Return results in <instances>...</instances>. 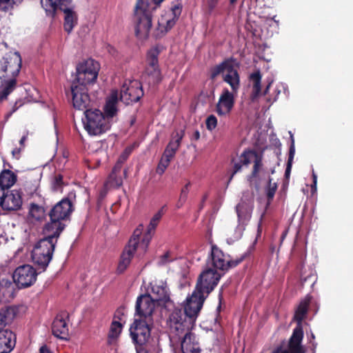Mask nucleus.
I'll use <instances>...</instances> for the list:
<instances>
[{"label": "nucleus", "instance_id": "bf43d9fd", "mask_svg": "<svg viewBox=\"0 0 353 353\" xmlns=\"http://www.w3.org/2000/svg\"><path fill=\"white\" fill-rule=\"evenodd\" d=\"M200 139V132L199 130H195L191 137L192 141H198Z\"/></svg>", "mask_w": 353, "mask_h": 353}, {"label": "nucleus", "instance_id": "2eb2a0df", "mask_svg": "<svg viewBox=\"0 0 353 353\" xmlns=\"http://www.w3.org/2000/svg\"><path fill=\"white\" fill-rule=\"evenodd\" d=\"M147 319H135L130 327V336L135 344L145 345L150 337V324Z\"/></svg>", "mask_w": 353, "mask_h": 353}, {"label": "nucleus", "instance_id": "6e6d98bb", "mask_svg": "<svg viewBox=\"0 0 353 353\" xmlns=\"http://www.w3.org/2000/svg\"><path fill=\"white\" fill-rule=\"evenodd\" d=\"M291 169H292V163L288 162L287 163V166H286V168H285V178H288L290 176Z\"/></svg>", "mask_w": 353, "mask_h": 353}, {"label": "nucleus", "instance_id": "13d9d810", "mask_svg": "<svg viewBox=\"0 0 353 353\" xmlns=\"http://www.w3.org/2000/svg\"><path fill=\"white\" fill-rule=\"evenodd\" d=\"M39 353H52L46 345H42L39 349Z\"/></svg>", "mask_w": 353, "mask_h": 353}, {"label": "nucleus", "instance_id": "393cba45", "mask_svg": "<svg viewBox=\"0 0 353 353\" xmlns=\"http://www.w3.org/2000/svg\"><path fill=\"white\" fill-rule=\"evenodd\" d=\"M16 336L9 329L0 332V353H10L15 347Z\"/></svg>", "mask_w": 353, "mask_h": 353}, {"label": "nucleus", "instance_id": "3c124183", "mask_svg": "<svg viewBox=\"0 0 353 353\" xmlns=\"http://www.w3.org/2000/svg\"><path fill=\"white\" fill-rule=\"evenodd\" d=\"M136 345V350L137 353H150L149 351L146 349L145 344V345Z\"/></svg>", "mask_w": 353, "mask_h": 353}, {"label": "nucleus", "instance_id": "5701e85b", "mask_svg": "<svg viewBox=\"0 0 353 353\" xmlns=\"http://www.w3.org/2000/svg\"><path fill=\"white\" fill-rule=\"evenodd\" d=\"M3 199V203L1 205L3 210L8 211L18 210L21 208L23 203L22 192L17 190H6Z\"/></svg>", "mask_w": 353, "mask_h": 353}, {"label": "nucleus", "instance_id": "69168bd1", "mask_svg": "<svg viewBox=\"0 0 353 353\" xmlns=\"http://www.w3.org/2000/svg\"><path fill=\"white\" fill-rule=\"evenodd\" d=\"M26 139V137H23L21 139V140H20V141H19V143H20V144H21V145H23V143H24V141H25Z\"/></svg>", "mask_w": 353, "mask_h": 353}, {"label": "nucleus", "instance_id": "5fc2aeb1", "mask_svg": "<svg viewBox=\"0 0 353 353\" xmlns=\"http://www.w3.org/2000/svg\"><path fill=\"white\" fill-rule=\"evenodd\" d=\"M21 105V103H20L19 105H18V102L17 101L14 105H13L12 107V109L11 110V112H10L8 114H7L6 115V118H8L10 117L14 112H16L18 108Z\"/></svg>", "mask_w": 353, "mask_h": 353}, {"label": "nucleus", "instance_id": "09e8293b", "mask_svg": "<svg viewBox=\"0 0 353 353\" xmlns=\"http://www.w3.org/2000/svg\"><path fill=\"white\" fill-rule=\"evenodd\" d=\"M294 153H295L294 143V139H292V142L290 145V150H289V157H288V162H290L292 163Z\"/></svg>", "mask_w": 353, "mask_h": 353}, {"label": "nucleus", "instance_id": "0eeeda50", "mask_svg": "<svg viewBox=\"0 0 353 353\" xmlns=\"http://www.w3.org/2000/svg\"><path fill=\"white\" fill-rule=\"evenodd\" d=\"M42 7L48 15L54 16L57 9L63 12V27L67 32H71L77 26L78 17L74 11L72 0H42Z\"/></svg>", "mask_w": 353, "mask_h": 353}, {"label": "nucleus", "instance_id": "9d476101", "mask_svg": "<svg viewBox=\"0 0 353 353\" xmlns=\"http://www.w3.org/2000/svg\"><path fill=\"white\" fill-rule=\"evenodd\" d=\"M99 64L92 59L79 63L76 68V78L73 82L77 85H88L94 83L98 76Z\"/></svg>", "mask_w": 353, "mask_h": 353}, {"label": "nucleus", "instance_id": "7c9ffc66", "mask_svg": "<svg viewBox=\"0 0 353 353\" xmlns=\"http://www.w3.org/2000/svg\"><path fill=\"white\" fill-rule=\"evenodd\" d=\"M117 102H118L117 92H112L111 94L110 98L108 99V100L106 101V103H105V108H104L105 112L103 113L105 117H107V118L110 121H111L112 119L117 114Z\"/></svg>", "mask_w": 353, "mask_h": 353}, {"label": "nucleus", "instance_id": "c9c22d12", "mask_svg": "<svg viewBox=\"0 0 353 353\" xmlns=\"http://www.w3.org/2000/svg\"><path fill=\"white\" fill-rule=\"evenodd\" d=\"M143 225H140L136 230H134L132 235L129 239L128 243L125 246H129L130 248L137 250L139 244L140 236L142 234Z\"/></svg>", "mask_w": 353, "mask_h": 353}, {"label": "nucleus", "instance_id": "cd10ccee", "mask_svg": "<svg viewBox=\"0 0 353 353\" xmlns=\"http://www.w3.org/2000/svg\"><path fill=\"white\" fill-rule=\"evenodd\" d=\"M15 285L9 279L0 280V302H9L14 297Z\"/></svg>", "mask_w": 353, "mask_h": 353}, {"label": "nucleus", "instance_id": "7ed1b4c3", "mask_svg": "<svg viewBox=\"0 0 353 353\" xmlns=\"http://www.w3.org/2000/svg\"><path fill=\"white\" fill-rule=\"evenodd\" d=\"M155 0H137L134 7L135 34L147 39L152 26V12L160 6Z\"/></svg>", "mask_w": 353, "mask_h": 353}, {"label": "nucleus", "instance_id": "b1692460", "mask_svg": "<svg viewBox=\"0 0 353 353\" xmlns=\"http://www.w3.org/2000/svg\"><path fill=\"white\" fill-rule=\"evenodd\" d=\"M154 301L159 306H165L171 302L168 287L161 284H152L151 294H149Z\"/></svg>", "mask_w": 353, "mask_h": 353}, {"label": "nucleus", "instance_id": "39448f33", "mask_svg": "<svg viewBox=\"0 0 353 353\" xmlns=\"http://www.w3.org/2000/svg\"><path fill=\"white\" fill-rule=\"evenodd\" d=\"M47 236L39 240L34 245L31 257L39 269L45 270L52 259L54 248L59 236L55 233H45Z\"/></svg>", "mask_w": 353, "mask_h": 353}, {"label": "nucleus", "instance_id": "680f3d73", "mask_svg": "<svg viewBox=\"0 0 353 353\" xmlns=\"http://www.w3.org/2000/svg\"><path fill=\"white\" fill-rule=\"evenodd\" d=\"M5 193V190L0 187V206L1 207L2 203H3V195Z\"/></svg>", "mask_w": 353, "mask_h": 353}, {"label": "nucleus", "instance_id": "1a4fd4ad", "mask_svg": "<svg viewBox=\"0 0 353 353\" xmlns=\"http://www.w3.org/2000/svg\"><path fill=\"white\" fill-rule=\"evenodd\" d=\"M246 256L247 254L245 253L238 259L229 260L224 252L216 245H212L207 266L212 267L216 271H221L224 274L230 268H234L240 264L245 259Z\"/></svg>", "mask_w": 353, "mask_h": 353}, {"label": "nucleus", "instance_id": "37998d69", "mask_svg": "<svg viewBox=\"0 0 353 353\" xmlns=\"http://www.w3.org/2000/svg\"><path fill=\"white\" fill-rule=\"evenodd\" d=\"M184 135H185V129H181L180 130H174L171 134L170 140L177 141L178 138H180V139H179L178 141H179V143L181 144Z\"/></svg>", "mask_w": 353, "mask_h": 353}, {"label": "nucleus", "instance_id": "f704fd0d", "mask_svg": "<svg viewBox=\"0 0 353 353\" xmlns=\"http://www.w3.org/2000/svg\"><path fill=\"white\" fill-rule=\"evenodd\" d=\"M5 84L0 88V101L6 99L7 97L14 90L17 85L16 78H8Z\"/></svg>", "mask_w": 353, "mask_h": 353}, {"label": "nucleus", "instance_id": "6ab92c4d", "mask_svg": "<svg viewBox=\"0 0 353 353\" xmlns=\"http://www.w3.org/2000/svg\"><path fill=\"white\" fill-rule=\"evenodd\" d=\"M156 303L148 294H141L137 297L135 310L136 314L140 319L152 321V314L155 308Z\"/></svg>", "mask_w": 353, "mask_h": 353}, {"label": "nucleus", "instance_id": "a878e982", "mask_svg": "<svg viewBox=\"0 0 353 353\" xmlns=\"http://www.w3.org/2000/svg\"><path fill=\"white\" fill-rule=\"evenodd\" d=\"M165 210L166 205H165L162 206L161 208L151 219L150 223L148 226L147 232L145 234L142 239V244H144L145 248L148 247L150 241L152 238V236L154 234L155 229L158 225L161 217L164 214Z\"/></svg>", "mask_w": 353, "mask_h": 353}, {"label": "nucleus", "instance_id": "052dcab7", "mask_svg": "<svg viewBox=\"0 0 353 353\" xmlns=\"http://www.w3.org/2000/svg\"><path fill=\"white\" fill-rule=\"evenodd\" d=\"M273 81L271 80L270 81L268 82V84L267 85L265 89L263 91V95H267L268 94V92H269V90H270V88L271 86V84L272 83Z\"/></svg>", "mask_w": 353, "mask_h": 353}, {"label": "nucleus", "instance_id": "603ef678", "mask_svg": "<svg viewBox=\"0 0 353 353\" xmlns=\"http://www.w3.org/2000/svg\"><path fill=\"white\" fill-rule=\"evenodd\" d=\"M219 0H208V8L210 10H212L215 8L216 5L218 4Z\"/></svg>", "mask_w": 353, "mask_h": 353}, {"label": "nucleus", "instance_id": "e2e57ef3", "mask_svg": "<svg viewBox=\"0 0 353 353\" xmlns=\"http://www.w3.org/2000/svg\"><path fill=\"white\" fill-rule=\"evenodd\" d=\"M312 178H313V185H312V187L314 186V188H316V183H317V176H316V174L314 172L312 173Z\"/></svg>", "mask_w": 353, "mask_h": 353}, {"label": "nucleus", "instance_id": "a19ab883", "mask_svg": "<svg viewBox=\"0 0 353 353\" xmlns=\"http://www.w3.org/2000/svg\"><path fill=\"white\" fill-rule=\"evenodd\" d=\"M170 161L169 159H165L161 157L160 159V161L157 167L156 172L159 175H162L164 173L166 168L170 165Z\"/></svg>", "mask_w": 353, "mask_h": 353}, {"label": "nucleus", "instance_id": "79ce46f5", "mask_svg": "<svg viewBox=\"0 0 353 353\" xmlns=\"http://www.w3.org/2000/svg\"><path fill=\"white\" fill-rule=\"evenodd\" d=\"M205 125L208 130L212 131L214 130L217 125L216 117L213 114L208 116L205 120Z\"/></svg>", "mask_w": 353, "mask_h": 353}, {"label": "nucleus", "instance_id": "4d7b16f0", "mask_svg": "<svg viewBox=\"0 0 353 353\" xmlns=\"http://www.w3.org/2000/svg\"><path fill=\"white\" fill-rule=\"evenodd\" d=\"M219 305L217 306V308H216V312H217L218 314H219V312L221 311V301H222V299H223V291H222V290L219 292Z\"/></svg>", "mask_w": 353, "mask_h": 353}, {"label": "nucleus", "instance_id": "0e129e2a", "mask_svg": "<svg viewBox=\"0 0 353 353\" xmlns=\"http://www.w3.org/2000/svg\"><path fill=\"white\" fill-rule=\"evenodd\" d=\"M19 152H20V150H19V149H14V150L12 151V154H13V156H14V155H15V154H17V153H19Z\"/></svg>", "mask_w": 353, "mask_h": 353}, {"label": "nucleus", "instance_id": "ddd939ff", "mask_svg": "<svg viewBox=\"0 0 353 353\" xmlns=\"http://www.w3.org/2000/svg\"><path fill=\"white\" fill-rule=\"evenodd\" d=\"M143 94L142 84L139 80L125 81L121 89L120 100L129 105L138 102Z\"/></svg>", "mask_w": 353, "mask_h": 353}, {"label": "nucleus", "instance_id": "f257e3e1", "mask_svg": "<svg viewBox=\"0 0 353 353\" xmlns=\"http://www.w3.org/2000/svg\"><path fill=\"white\" fill-rule=\"evenodd\" d=\"M207 297L206 294L195 289L192 295L187 298L183 310L175 307L172 311L167 322L171 337L179 336L185 330L192 328Z\"/></svg>", "mask_w": 353, "mask_h": 353}, {"label": "nucleus", "instance_id": "338daca9", "mask_svg": "<svg viewBox=\"0 0 353 353\" xmlns=\"http://www.w3.org/2000/svg\"><path fill=\"white\" fill-rule=\"evenodd\" d=\"M237 0H230V4L233 5L236 2Z\"/></svg>", "mask_w": 353, "mask_h": 353}, {"label": "nucleus", "instance_id": "de8ad7c7", "mask_svg": "<svg viewBox=\"0 0 353 353\" xmlns=\"http://www.w3.org/2000/svg\"><path fill=\"white\" fill-rule=\"evenodd\" d=\"M179 140V139H177ZM181 144L179 143V141L170 140L166 147L173 149L174 151H177Z\"/></svg>", "mask_w": 353, "mask_h": 353}, {"label": "nucleus", "instance_id": "72a5a7b5", "mask_svg": "<svg viewBox=\"0 0 353 353\" xmlns=\"http://www.w3.org/2000/svg\"><path fill=\"white\" fill-rule=\"evenodd\" d=\"M254 157L253 168L251 174L248 176V180L252 182L254 179L259 178V172L263 167L262 157L258 155L255 152L252 151L251 157Z\"/></svg>", "mask_w": 353, "mask_h": 353}, {"label": "nucleus", "instance_id": "f8f14e48", "mask_svg": "<svg viewBox=\"0 0 353 353\" xmlns=\"http://www.w3.org/2000/svg\"><path fill=\"white\" fill-rule=\"evenodd\" d=\"M223 273L219 272L212 267L207 268L198 277L195 289L208 296L217 285Z\"/></svg>", "mask_w": 353, "mask_h": 353}, {"label": "nucleus", "instance_id": "58836bf2", "mask_svg": "<svg viewBox=\"0 0 353 353\" xmlns=\"http://www.w3.org/2000/svg\"><path fill=\"white\" fill-rule=\"evenodd\" d=\"M277 189V185L276 183H272V179L269 176L268 179V187L266 190V195L268 199L267 207L270 204L274 196L275 192Z\"/></svg>", "mask_w": 353, "mask_h": 353}, {"label": "nucleus", "instance_id": "4c0bfd02", "mask_svg": "<svg viewBox=\"0 0 353 353\" xmlns=\"http://www.w3.org/2000/svg\"><path fill=\"white\" fill-rule=\"evenodd\" d=\"M122 330V324L117 321H113L111 323L108 337L110 339H116L119 336Z\"/></svg>", "mask_w": 353, "mask_h": 353}, {"label": "nucleus", "instance_id": "f3484780", "mask_svg": "<svg viewBox=\"0 0 353 353\" xmlns=\"http://www.w3.org/2000/svg\"><path fill=\"white\" fill-rule=\"evenodd\" d=\"M188 329L185 330L182 334L171 337V332H170V339L172 343L180 341L181 349L182 353H200L201 348L199 343L196 341L194 334L192 333Z\"/></svg>", "mask_w": 353, "mask_h": 353}, {"label": "nucleus", "instance_id": "49530a36", "mask_svg": "<svg viewBox=\"0 0 353 353\" xmlns=\"http://www.w3.org/2000/svg\"><path fill=\"white\" fill-rule=\"evenodd\" d=\"M173 259H170V252L167 251L164 254H163L159 261V264L163 265L168 263L172 261Z\"/></svg>", "mask_w": 353, "mask_h": 353}, {"label": "nucleus", "instance_id": "c85d7f7f", "mask_svg": "<svg viewBox=\"0 0 353 353\" xmlns=\"http://www.w3.org/2000/svg\"><path fill=\"white\" fill-rule=\"evenodd\" d=\"M17 314V309L12 306H7L0 310V332L5 330V327L10 324Z\"/></svg>", "mask_w": 353, "mask_h": 353}, {"label": "nucleus", "instance_id": "864d4df0", "mask_svg": "<svg viewBox=\"0 0 353 353\" xmlns=\"http://www.w3.org/2000/svg\"><path fill=\"white\" fill-rule=\"evenodd\" d=\"M243 206L241 204L237 205L236 207V211L239 219L243 218Z\"/></svg>", "mask_w": 353, "mask_h": 353}, {"label": "nucleus", "instance_id": "c756f323", "mask_svg": "<svg viewBox=\"0 0 353 353\" xmlns=\"http://www.w3.org/2000/svg\"><path fill=\"white\" fill-rule=\"evenodd\" d=\"M17 174L8 169L3 170L0 173V187L5 191L9 190L17 182Z\"/></svg>", "mask_w": 353, "mask_h": 353}, {"label": "nucleus", "instance_id": "412c9836", "mask_svg": "<svg viewBox=\"0 0 353 353\" xmlns=\"http://www.w3.org/2000/svg\"><path fill=\"white\" fill-rule=\"evenodd\" d=\"M69 318V314L65 312L59 313L52 325V332L54 336L61 339L67 340L68 336V326L66 319Z\"/></svg>", "mask_w": 353, "mask_h": 353}, {"label": "nucleus", "instance_id": "a211bd4d", "mask_svg": "<svg viewBox=\"0 0 353 353\" xmlns=\"http://www.w3.org/2000/svg\"><path fill=\"white\" fill-rule=\"evenodd\" d=\"M72 104L74 108L79 110H90V98L88 87L83 85H77L72 82L71 85Z\"/></svg>", "mask_w": 353, "mask_h": 353}, {"label": "nucleus", "instance_id": "bb28decb", "mask_svg": "<svg viewBox=\"0 0 353 353\" xmlns=\"http://www.w3.org/2000/svg\"><path fill=\"white\" fill-rule=\"evenodd\" d=\"M136 250L130 248L129 246H125L121 253L119 263L117 268V273L119 274H123L129 267L131 263L132 259L134 257Z\"/></svg>", "mask_w": 353, "mask_h": 353}, {"label": "nucleus", "instance_id": "ea45409f", "mask_svg": "<svg viewBox=\"0 0 353 353\" xmlns=\"http://www.w3.org/2000/svg\"><path fill=\"white\" fill-rule=\"evenodd\" d=\"M63 185V176L61 174H56L52 182V190L55 192L61 191Z\"/></svg>", "mask_w": 353, "mask_h": 353}, {"label": "nucleus", "instance_id": "4be33fe9", "mask_svg": "<svg viewBox=\"0 0 353 353\" xmlns=\"http://www.w3.org/2000/svg\"><path fill=\"white\" fill-rule=\"evenodd\" d=\"M234 94L228 88L223 90L216 105V112L219 115H226L231 112L234 105Z\"/></svg>", "mask_w": 353, "mask_h": 353}, {"label": "nucleus", "instance_id": "774afa93", "mask_svg": "<svg viewBox=\"0 0 353 353\" xmlns=\"http://www.w3.org/2000/svg\"><path fill=\"white\" fill-rule=\"evenodd\" d=\"M206 199H207V195L205 194V195H204V196H203V197L202 203H204V202H205V201L206 200Z\"/></svg>", "mask_w": 353, "mask_h": 353}, {"label": "nucleus", "instance_id": "2f4dec72", "mask_svg": "<svg viewBox=\"0 0 353 353\" xmlns=\"http://www.w3.org/2000/svg\"><path fill=\"white\" fill-rule=\"evenodd\" d=\"M261 79L260 70H256L249 76V80L252 82V99H256L261 94Z\"/></svg>", "mask_w": 353, "mask_h": 353}, {"label": "nucleus", "instance_id": "dca6fc26", "mask_svg": "<svg viewBox=\"0 0 353 353\" xmlns=\"http://www.w3.org/2000/svg\"><path fill=\"white\" fill-rule=\"evenodd\" d=\"M37 273L30 265L18 267L12 274V279L19 288H23L31 286L37 279Z\"/></svg>", "mask_w": 353, "mask_h": 353}, {"label": "nucleus", "instance_id": "4468645a", "mask_svg": "<svg viewBox=\"0 0 353 353\" xmlns=\"http://www.w3.org/2000/svg\"><path fill=\"white\" fill-rule=\"evenodd\" d=\"M182 11V5L179 3L172 6L170 11L162 14L158 21V37H162L170 31L176 24Z\"/></svg>", "mask_w": 353, "mask_h": 353}, {"label": "nucleus", "instance_id": "f03ea898", "mask_svg": "<svg viewBox=\"0 0 353 353\" xmlns=\"http://www.w3.org/2000/svg\"><path fill=\"white\" fill-rule=\"evenodd\" d=\"M72 198H75V194L71 192L67 197L62 199L52 207L48 214L50 222L46 224L45 233L53 232L56 236H60L65 227L61 221L69 219L74 211V205L71 200Z\"/></svg>", "mask_w": 353, "mask_h": 353}, {"label": "nucleus", "instance_id": "423d86ee", "mask_svg": "<svg viewBox=\"0 0 353 353\" xmlns=\"http://www.w3.org/2000/svg\"><path fill=\"white\" fill-rule=\"evenodd\" d=\"M235 59L230 57L210 68V79L214 81L219 75L222 76L223 81L228 83L234 93H237L240 88V75L234 67Z\"/></svg>", "mask_w": 353, "mask_h": 353}, {"label": "nucleus", "instance_id": "9b49d317", "mask_svg": "<svg viewBox=\"0 0 353 353\" xmlns=\"http://www.w3.org/2000/svg\"><path fill=\"white\" fill-rule=\"evenodd\" d=\"M22 65L19 52H9L0 60V79L17 78Z\"/></svg>", "mask_w": 353, "mask_h": 353}, {"label": "nucleus", "instance_id": "8fccbe9b", "mask_svg": "<svg viewBox=\"0 0 353 353\" xmlns=\"http://www.w3.org/2000/svg\"><path fill=\"white\" fill-rule=\"evenodd\" d=\"M41 211V208L36 204H32L31 205V208H30V213L31 214V215L34 217H36L37 219H39V216H36L35 215V212H40Z\"/></svg>", "mask_w": 353, "mask_h": 353}, {"label": "nucleus", "instance_id": "e433bc0d", "mask_svg": "<svg viewBox=\"0 0 353 353\" xmlns=\"http://www.w3.org/2000/svg\"><path fill=\"white\" fill-rule=\"evenodd\" d=\"M22 0H0V10L5 12H10Z\"/></svg>", "mask_w": 353, "mask_h": 353}, {"label": "nucleus", "instance_id": "c03bdc74", "mask_svg": "<svg viewBox=\"0 0 353 353\" xmlns=\"http://www.w3.org/2000/svg\"><path fill=\"white\" fill-rule=\"evenodd\" d=\"M191 183L190 182L187 183L184 187L181 189L180 197H179V201H185L188 194L189 192V188L190 186Z\"/></svg>", "mask_w": 353, "mask_h": 353}, {"label": "nucleus", "instance_id": "a18cd8bd", "mask_svg": "<svg viewBox=\"0 0 353 353\" xmlns=\"http://www.w3.org/2000/svg\"><path fill=\"white\" fill-rule=\"evenodd\" d=\"M176 152L173 149L166 147L161 157L169 159L170 161H171L172 159L175 156Z\"/></svg>", "mask_w": 353, "mask_h": 353}, {"label": "nucleus", "instance_id": "6e6552de", "mask_svg": "<svg viewBox=\"0 0 353 353\" xmlns=\"http://www.w3.org/2000/svg\"><path fill=\"white\" fill-rule=\"evenodd\" d=\"M85 118L82 119L84 128L91 135H99L110 128V121L99 109L84 111Z\"/></svg>", "mask_w": 353, "mask_h": 353}, {"label": "nucleus", "instance_id": "aec40b11", "mask_svg": "<svg viewBox=\"0 0 353 353\" xmlns=\"http://www.w3.org/2000/svg\"><path fill=\"white\" fill-rule=\"evenodd\" d=\"M159 54L160 50L158 48L150 49L147 54V63L148 66L146 68V72L152 78L153 83H159L162 79L158 59Z\"/></svg>", "mask_w": 353, "mask_h": 353}, {"label": "nucleus", "instance_id": "20e7f679", "mask_svg": "<svg viewBox=\"0 0 353 353\" xmlns=\"http://www.w3.org/2000/svg\"><path fill=\"white\" fill-rule=\"evenodd\" d=\"M311 299L312 297L307 295L299 303L294 315V320L296 322V326L293 330L287 348H283V351H289L291 353L305 352L301 344L304 336L302 321L307 313Z\"/></svg>", "mask_w": 353, "mask_h": 353}, {"label": "nucleus", "instance_id": "473e14b6", "mask_svg": "<svg viewBox=\"0 0 353 353\" xmlns=\"http://www.w3.org/2000/svg\"><path fill=\"white\" fill-rule=\"evenodd\" d=\"M252 154V151H244L239 157L238 161H235L234 159H232V162L234 163L233 165V171L232 172L231 176L230 178V181L234 176V175L238 172L241 170L242 166L243 165H248L250 163V157Z\"/></svg>", "mask_w": 353, "mask_h": 353}]
</instances>
